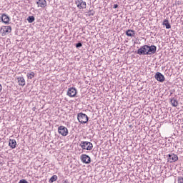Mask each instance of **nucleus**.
<instances>
[{"label": "nucleus", "instance_id": "obj_6", "mask_svg": "<svg viewBox=\"0 0 183 183\" xmlns=\"http://www.w3.org/2000/svg\"><path fill=\"white\" fill-rule=\"evenodd\" d=\"M75 4L79 9H85L86 8V2L84 1V0L76 1Z\"/></svg>", "mask_w": 183, "mask_h": 183}, {"label": "nucleus", "instance_id": "obj_5", "mask_svg": "<svg viewBox=\"0 0 183 183\" xmlns=\"http://www.w3.org/2000/svg\"><path fill=\"white\" fill-rule=\"evenodd\" d=\"M58 133L62 137H66L68 135V128L65 126H60L58 127Z\"/></svg>", "mask_w": 183, "mask_h": 183}, {"label": "nucleus", "instance_id": "obj_11", "mask_svg": "<svg viewBox=\"0 0 183 183\" xmlns=\"http://www.w3.org/2000/svg\"><path fill=\"white\" fill-rule=\"evenodd\" d=\"M155 79L159 82H164L165 81V76L161 74V72H157L154 75Z\"/></svg>", "mask_w": 183, "mask_h": 183}, {"label": "nucleus", "instance_id": "obj_20", "mask_svg": "<svg viewBox=\"0 0 183 183\" xmlns=\"http://www.w3.org/2000/svg\"><path fill=\"white\" fill-rule=\"evenodd\" d=\"M27 21H28L29 24H32V22H34L35 21V17L34 16H29L27 18Z\"/></svg>", "mask_w": 183, "mask_h": 183}, {"label": "nucleus", "instance_id": "obj_9", "mask_svg": "<svg viewBox=\"0 0 183 183\" xmlns=\"http://www.w3.org/2000/svg\"><path fill=\"white\" fill-rule=\"evenodd\" d=\"M80 159L83 164H91V157L87 154H81Z\"/></svg>", "mask_w": 183, "mask_h": 183}, {"label": "nucleus", "instance_id": "obj_22", "mask_svg": "<svg viewBox=\"0 0 183 183\" xmlns=\"http://www.w3.org/2000/svg\"><path fill=\"white\" fill-rule=\"evenodd\" d=\"M94 15H95V11L94 10H89L87 12L86 16H94Z\"/></svg>", "mask_w": 183, "mask_h": 183}, {"label": "nucleus", "instance_id": "obj_23", "mask_svg": "<svg viewBox=\"0 0 183 183\" xmlns=\"http://www.w3.org/2000/svg\"><path fill=\"white\" fill-rule=\"evenodd\" d=\"M82 46V43L81 41H79L77 44H76V48H81Z\"/></svg>", "mask_w": 183, "mask_h": 183}, {"label": "nucleus", "instance_id": "obj_7", "mask_svg": "<svg viewBox=\"0 0 183 183\" xmlns=\"http://www.w3.org/2000/svg\"><path fill=\"white\" fill-rule=\"evenodd\" d=\"M146 48H147V55H154V54H156L157 52V46L155 45H147Z\"/></svg>", "mask_w": 183, "mask_h": 183}, {"label": "nucleus", "instance_id": "obj_18", "mask_svg": "<svg viewBox=\"0 0 183 183\" xmlns=\"http://www.w3.org/2000/svg\"><path fill=\"white\" fill-rule=\"evenodd\" d=\"M58 180V176L56 175H53L50 179L49 180V183H53V182H55V181H57Z\"/></svg>", "mask_w": 183, "mask_h": 183}, {"label": "nucleus", "instance_id": "obj_27", "mask_svg": "<svg viewBox=\"0 0 183 183\" xmlns=\"http://www.w3.org/2000/svg\"><path fill=\"white\" fill-rule=\"evenodd\" d=\"M113 8L117 9V8H118V4H114Z\"/></svg>", "mask_w": 183, "mask_h": 183}, {"label": "nucleus", "instance_id": "obj_14", "mask_svg": "<svg viewBox=\"0 0 183 183\" xmlns=\"http://www.w3.org/2000/svg\"><path fill=\"white\" fill-rule=\"evenodd\" d=\"M36 4L40 8H45L46 6V0H39Z\"/></svg>", "mask_w": 183, "mask_h": 183}, {"label": "nucleus", "instance_id": "obj_10", "mask_svg": "<svg viewBox=\"0 0 183 183\" xmlns=\"http://www.w3.org/2000/svg\"><path fill=\"white\" fill-rule=\"evenodd\" d=\"M167 160L170 164H172V162H177V161H178V156L175 154H168Z\"/></svg>", "mask_w": 183, "mask_h": 183}, {"label": "nucleus", "instance_id": "obj_25", "mask_svg": "<svg viewBox=\"0 0 183 183\" xmlns=\"http://www.w3.org/2000/svg\"><path fill=\"white\" fill-rule=\"evenodd\" d=\"M19 183H29V182H28V181H26V180H25V179H21L19 182Z\"/></svg>", "mask_w": 183, "mask_h": 183}, {"label": "nucleus", "instance_id": "obj_12", "mask_svg": "<svg viewBox=\"0 0 183 183\" xmlns=\"http://www.w3.org/2000/svg\"><path fill=\"white\" fill-rule=\"evenodd\" d=\"M1 19L2 22H4V24H6V25L9 24L10 19L8 15L3 14L1 16Z\"/></svg>", "mask_w": 183, "mask_h": 183}, {"label": "nucleus", "instance_id": "obj_19", "mask_svg": "<svg viewBox=\"0 0 183 183\" xmlns=\"http://www.w3.org/2000/svg\"><path fill=\"white\" fill-rule=\"evenodd\" d=\"M172 107H177L178 105V101H177V99L175 98H173L171 99L170 101Z\"/></svg>", "mask_w": 183, "mask_h": 183}, {"label": "nucleus", "instance_id": "obj_13", "mask_svg": "<svg viewBox=\"0 0 183 183\" xmlns=\"http://www.w3.org/2000/svg\"><path fill=\"white\" fill-rule=\"evenodd\" d=\"M9 147H10L11 149H15V148H16V140L10 139L9 140Z\"/></svg>", "mask_w": 183, "mask_h": 183}, {"label": "nucleus", "instance_id": "obj_26", "mask_svg": "<svg viewBox=\"0 0 183 183\" xmlns=\"http://www.w3.org/2000/svg\"><path fill=\"white\" fill-rule=\"evenodd\" d=\"M62 183H69V181H68V179H65L62 181Z\"/></svg>", "mask_w": 183, "mask_h": 183}, {"label": "nucleus", "instance_id": "obj_21", "mask_svg": "<svg viewBox=\"0 0 183 183\" xmlns=\"http://www.w3.org/2000/svg\"><path fill=\"white\" fill-rule=\"evenodd\" d=\"M34 76H35V73L34 71H31L27 74L28 79H32V78H34Z\"/></svg>", "mask_w": 183, "mask_h": 183}, {"label": "nucleus", "instance_id": "obj_2", "mask_svg": "<svg viewBox=\"0 0 183 183\" xmlns=\"http://www.w3.org/2000/svg\"><path fill=\"white\" fill-rule=\"evenodd\" d=\"M79 145L82 149H86V151H91L94 148V145L89 142L81 141Z\"/></svg>", "mask_w": 183, "mask_h": 183}, {"label": "nucleus", "instance_id": "obj_15", "mask_svg": "<svg viewBox=\"0 0 183 183\" xmlns=\"http://www.w3.org/2000/svg\"><path fill=\"white\" fill-rule=\"evenodd\" d=\"M17 81L20 86H25V79L22 76L18 77Z\"/></svg>", "mask_w": 183, "mask_h": 183}, {"label": "nucleus", "instance_id": "obj_28", "mask_svg": "<svg viewBox=\"0 0 183 183\" xmlns=\"http://www.w3.org/2000/svg\"><path fill=\"white\" fill-rule=\"evenodd\" d=\"M2 91V85L0 84V92Z\"/></svg>", "mask_w": 183, "mask_h": 183}, {"label": "nucleus", "instance_id": "obj_1", "mask_svg": "<svg viewBox=\"0 0 183 183\" xmlns=\"http://www.w3.org/2000/svg\"><path fill=\"white\" fill-rule=\"evenodd\" d=\"M77 119L80 124H88V121H89L88 116L84 113L77 114Z\"/></svg>", "mask_w": 183, "mask_h": 183}, {"label": "nucleus", "instance_id": "obj_8", "mask_svg": "<svg viewBox=\"0 0 183 183\" xmlns=\"http://www.w3.org/2000/svg\"><path fill=\"white\" fill-rule=\"evenodd\" d=\"M76 89L75 87H69L67 91V95L68 97H70V98L76 97Z\"/></svg>", "mask_w": 183, "mask_h": 183}, {"label": "nucleus", "instance_id": "obj_3", "mask_svg": "<svg viewBox=\"0 0 183 183\" xmlns=\"http://www.w3.org/2000/svg\"><path fill=\"white\" fill-rule=\"evenodd\" d=\"M12 28L11 26H3L0 29V33L1 34L2 36H5L6 34H10L11 32Z\"/></svg>", "mask_w": 183, "mask_h": 183}, {"label": "nucleus", "instance_id": "obj_17", "mask_svg": "<svg viewBox=\"0 0 183 183\" xmlns=\"http://www.w3.org/2000/svg\"><path fill=\"white\" fill-rule=\"evenodd\" d=\"M162 25L166 26V29H171V24H169V21H168V19H164L163 21Z\"/></svg>", "mask_w": 183, "mask_h": 183}, {"label": "nucleus", "instance_id": "obj_16", "mask_svg": "<svg viewBox=\"0 0 183 183\" xmlns=\"http://www.w3.org/2000/svg\"><path fill=\"white\" fill-rule=\"evenodd\" d=\"M125 34L127 36H135V30L128 29Z\"/></svg>", "mask_w": 183, "mask_h": 183}, {"label": "nucleus", "instance_id": "obj_24", "mask_svg": "<svg viewBox=\"0 0 183 183\" xmlns=\"http://www.w3.org/2000/svg\"><path fill=\"white\" fill-rule=\"evenodd\" d=\"M177 181H178V183H183V177L181 176L179 177Z\"/></svg>", "mask_w": 183, "mask_h": 183}, {"label": "nucleus", "instance_id": "obj_4", "mask_svg": "<svg viewBox=\"0 0 183 183\" xmlns=\"http://www.w3.org/2000/svg\"><path fill=\"white\" fill-rule=\"evenodd\" d=\"M138 55H148L147 44L142 46L137 51H135Z\"/></svg>", "mask_w": 183, "mask_h": 183}]
</instances>
